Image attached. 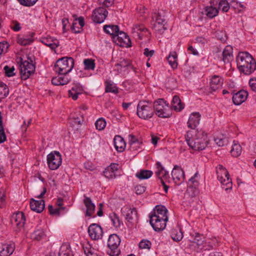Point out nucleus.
<instances>
[{"instance_id": "dca6fc26", "label": "nucleus", "mask_w": 256, "mask_h": 256, "mask_svg": "<svg viewBox=\"0 0 256 256\" xmlns=\"http://www.w3.org/2000/svg\"><path fill=\"white\" fill-rule=\"evenodd\" d=\"M119 168L118 164L116 163L111 164L104 171V176L108 179L115 178L117 176V172Z\"/></svg>"}, {"instance_id": "2f4dec72", "label": "nucleus", "mask_w": 256, "mask_h": 256, "mask_svg": "<svg viewBox=\"0 0 256 256\" xmlns=\"http://www.w3.org/2000/svg\"><path fill=\"white\" fill-rule=\"evenodd\" d=\"M222 60L224 63L229 62L232 58V48L230 46H226L223 50Z\"/></svg>"}, {"instance_id": "473e14b6", "label": "nucleus", "mask_w": 256, "mask_h": 256, "mask_svg": "<svg viewBox=\"0 0 256 256\" xmlns=\"http://www.w3.org/2000/svg\"><path fill=\"white\" fill-rule=\"evenodd\" d=\"M42 42L44 44L49 46L52 50H55L59 46L58 40L51 37L43 38Z\"/></svg>"}, {"instance_id": "f704fd0d", "label": "nucleus", "mask_w": 256, "mask_h": 256, "mask_svg": "<svg viewBox=\"0 0 256 256\" xmlns=\"http://www.w3.org/2000/svg\"><path fill=\"white\" fill-rule=\"evenodd\" d=\"M218 13V10L212 6H207L204 8V14L209 18H212Z\"/></svg>"}, {"instance_id": "9b49d317", "label": "nucleus", "mask_w": 256, "mask_h": 256, "mask_svg": "<svg viewBox=\"0 0 256 256\" xmlns=\"http://www.w3.org/2000/svg\"><path fill=\"white\" fill-rule=\"evenodd\" d=\"M11 224L16 232L20 231L24 226L26 218L24 212H18L11 216Z\"/></svg>"}, {"instance_id": "69168bd1", "label": "nucleus", "mask_w": 256, "mask_h": 256, "mask_svg": "<svg viewBox=\"0 0 256 256\" xmlns=\"http://www.w3.org/2000/svg\"><path fill=\"white\" fill-rule=\"evenodd\" d=\"M136 193L137 194H141L146 190V187L142 186H137L135 187Z\"/></svg>"}, {"instance_id": "58836bf2", "label": "nucleus", "mask_w": 256, "mask_h": 256, "mask_svg": "<svg viewBox=\"0 0 256 256\" xmlns=\"http://www.w3.org/2000/svg\"><path fill=\"white\" fill-rule=\"evenodd\" d=\"M152 174V172L150 170H140L136 174V176L140 180L150 178Z\"/></svg>"}, {"instance_id": "de8ad7c7", "label": "nucleus", "mask_w": 256, "mask_h": 256, "mask_svg": "<svg viewBox=\"0 0 256 256\" xmlns=\"http://www.w3.org/2000/svg\"><path fill=\"white\" fill-rule=\"evenodd\" d=\"M106 92H112L114 94H118V88L113 84L110 82H106Z\"/></svg>"}, {"instance_id": "a19ab883", "label": "nucleus", "mask_w": 256, "mask_h": 256, "mask_svg": "<svg viewBox=\"0 0 256 256\" xmlns=\"http://www.w3.org/2000/svg\"><path fill=\"white\" fill-rule=\"evenodd\" d=\"M129 142L130 145V148L136 150L137 148H140L142 142H140L134 136L130 134L128 136Z\"/></svg>"}, {"instance_id": "0e129e2a", "label": "nucleus", "mask_w": 256, "mask_h": 256, "mask_svg": "<svg viewBox=\"0 0 256 256\" xmlns=\"http://www.w3.org/2000/svg\"><path fill=\"white\" fill-rule=\"evenodd\" d=\"M84 252L86 256H98L94 252V249L92 250L91 248H86L84 249Z\"/></svg>"}, {"instance_id": "e2e57ef3", "label": "nucleus", "mask_w": 256, "mask_h": 256, "mask_svg": "<svg viewBox=\"0 0 256 256\" xmlns=\"http://www.w3.org/2000/svg\"><path fill=\"white\" fill-rule=\"evenodd\" d=\"M8 44L6 42H0V54L3 52H6L8 48Z\"/></svg>"}, {"instance_id": "4d7b16f0", "label": "nucleus", "mask_w": 256, "mask_h": 256, "mask_svg": "<svg viewBox=\"0 0 256 256\" xmlns=\"http://www.w3.org/2000/svg\"><path fill=\"white\" fill-rule=\"evenodd\" d=\"M117 65L122 68L130 67L132 70H135V68L132 65L130 61L128 60L124 59L122 60Z\"/></svg>"}, {"instance_id": "6ab92c4d", "label": "nucleus", "mask_w": 256, "mask_h": 256, "mask_svg": "<svg viewBox=\"0 0 256 256\" xmlns=\"http://www.w3.org/2000/svg\"><path fill=\"white\" fill-rule=\"evenodd\" d=\"M122 212L128 222H132L137 218V211L135 208H131L126 206L122 208Z\"/></svg>"}, {"instance_id": "cd10ccee", "label": "nucleus", "mask_w": 256, "mask_h": 256, "mask_svg": "<svg viewBox=\"0 0 256 256\" xmlns=\"http://www.w3.org/2000/svg\"><path fill=\"white\" fill-rule=\"evenodd\" d=\"M152 18L154 22L167 24L166 12L164 10H160L158 12H154L152 14Z\"/></svg>"}, {"instance_id": "b1692460", "label": "nucleus", "mask_w": 256, "mask_h": 256, "mask_svg": "<svg viewBox=\"0 0 256 256\" xmlns=\"http://www.w3.org/2000/svg\"><path fill=\"white\" fill-rule=\"evenodd\" d=\"M248 96V93L244 90H240L232 96V101L234 104L240 105L244 102Z\"/></svg>"}, {"instance_id": "bf43d9fd", "label": "nucleus", "mask_w": 256, "mask_h": 256, "mask_svg": "<svg viewBox=\"0 0 256 256\" xmlns=\"http://www.w3.org/2000/svg\"><path fill=\"white\" fill-rule=\"evenodd\" d=\"M84 118L82 116L80 117L74 118L72 121L71 124L72 126L81 125L84 122Z\"/></svg>"}, {"instance_id": "864d4df0", "label": "nucleus", "mask_w": 256, "mask_h": 256, "mask_svg": "<svg viewBox=\"0 0 256 256\" xmlns=\"http://www.w3.org/2000/svg\"><path fill=\"white\" fill-rule=\"evenodd\" d=\"M106 122L103 118H100L95 122L96 128L99 130H102L106 126Z\"/></svg>"}, {"instance_id": "c9c22d12", "label": "nucleus", "mask_w": 256, "mask_h": 256, "mask_svg": "<svg viewBox=\"0 0 256 256\" xmlns=\"http://www.w3.org/2000/svg\"><path fill=\"white\" fill-rule=\"evenodd\" d=\"M177 58L178 56L175 52H170L167 58L168 64L174 69L177 68L178 66Z\"/></svg>"}, {"instance_id": "7c9ffc66", "label": "nucleus", "mask_w": 256, "mask_h": 256, "mask_svg": "<svg viewBox=\"0 0 256 256\" xmlns=\"http://www.w3.org/2000/svg\"><path fill=\"white\" fill-rule=\"evenodd\" d=\"M114 141V147L116 150L119 152H123L126 147V143L124 138L120 136H116Z\"/></svg>"}, {"instance_id": "39448f33", "label": "nucleus", "mask_w": 256, "mask_h": 256, "mask_svg": "<svg viewBox=\"0 0 256 256\" xmlns=\"http://www.w3.org/2000/svg\"><path fill=\"white\" fill-rule=\"evenodd\" d=\"M152 104L154 112H155L158 116L162 118H168L171 116L172 112L169 104L164 99H158L155 101Z\"/></svg>"}, {"instance_id": "1a4fd4ad", "label": "nucleus", "mask_w": 256, "mask_h": 256, "mask_svg": "<svg viewBox=\"0 0 256 256\" xmlns=\"http://www.w3.org/2000/svg\"><path fill=\"white\" fill-rule=\"evenodd\" d=\"M62 155L58 151L51 152L47 156V163L52 170L58 169L62 164Z\"/></svg>"}, {"instance_id": "c85d7f7f", "label": "nucleus", "mask_w": 256, "mask_h": 256, "mask_svg": "<svg viewBox=\"0 0 256 256\" xmlns=\"http://www.w3.org/2000/svg\"><path fill=\"white\" fill-rule=\"evenodd\" d=\"M222 84V79L218 76H214L210 82V88L214 92L221 88Z\"/></svg>"}, {"instance_id": "f03ea898", "label": "nucleus", "mask_w": 256, "mask_h": 256, "mask_svg": "<svg viewBox=\"0 0 256 256\" xmlns=\"http://www.w3.org/2000/svg\"><path fill=\"white\" fill-rule=\"evenodd\" d=\"M236 60L239 71L244 74H250L256 69V62L248 52H240Z\"/></svg>"}, {"instance_id": "5701e85b", "label": "nucleus", "mask_w": 256, "mask_h": 256, "mask_svg": "<svg viewBox=\"0 0 256 256\" xmlns=\"http://www.w3.org/2000/svg\"><path fill=\"white\" fill-rule=\"evenodd\" d=\"M83 91V88L80 84H74L71 90L68 92V96L71 97L74 100H76L78 98V96L82 94Z\"/></svg>"}, {"instance_id": "6e6d98bb", "label": "nucleus", "mask_w": 256, "mask_h": 256, "mask_svg": "<svg viewBox=\"0 0 256 256\" xmlns=\"http://www.w3.org/2000/svg\"><path fill=\"white\" fill-rule=\"evenodd\" d=\"M152 246V242L148 240H142L139 243V247L142 249L150 250Z\"/></svg>"}, {"instance_id": "4be33fe9", "label": "nucleus", "mask_w": 256, "mask_h": 256, "mask_svg": "<svg viewBox=\"0 0 256 256\" xmlns=\"http://www.w3.org/2000/svg\"><path fill=\"white\" fill-rule=\"evenodd\" d=\"M156 171L155 174L156 176L160 180V181L162 180H165L166 181L168 180L170 178L168 172L162 166L160 162H157L156 163Z\"/></svg>"}, {"instance_id": "603ef678", "label": "nucleus", "mask_w": 256, "mask_h": 256, "mask_svg": "<svg viewBox=\"0 0 256 256\" xmlns=\"http://www.w3.org/2000/svg\"><path fill=\"white\" fill-rule=\"evenodd\" d=\"M216 144L219 146H222L226 145L228 143V140L226 138L224 137H218L214 139Z\"/></svg>"}, {"instance_id": "4c0bfd02", "label": "nucleus", "mask_w": 256, "mask_h": 256, "mask_svg": "<svg viewBox=\"0 0 256 256\" xmlns=\"http://www.w3.org/2000/svg\"><path fill=\"white\" fill-rule=\"evenodd\" d=\"M182 232L180 228L174 229L172 231L171 237L176 242H180L183 238Z\"/></svg>"}, {"instance_id": "0eeeda50", "label": "nucleus", "mask_w": 256, "mask_h": 256, "mask_svg": "<svg viewBox=\"0 0 256 256\" xmlns=\"http://www.w3.org/2000/svg\"><path fill=\"white\" fill-rule=\"evenodd\" d=\"M120 243V237L116 234H112L109 236L108 240V250L107 251L110 256H118L120 253L119 246Z\"/></svg>"}, {"instance_id": "09e8293b", "label": "nucleus", "mask_w": 256, "mask_h": 256, "mask_svg": "<svg viewBox=\"0 0 256 256\" xmlns=\"http://www.w3.org/2000/svg\"><path fill=\"white\" fill-rule=\"evenodd\" d=\"M84 68L87 70H94L95 68V63L94 60L88 58L84 60Z\"/></svg>"}, {"instance_id": "052dcab7", "label": "nucleus", "mask_w": 256, "mask_h": 256, "mask_svg": "<svg viewBox=\"0 0 256 256\" xmlns=\"http://www.w3.org/2000/svg\"><path fill=\"white\" fill-rule=\"evenodd\" d=\"M4 70H5L6 74L8 76H12L14 74V67L10 68L8 66H6L4 67Z\"/></svg>"}, {"instance_id": "8fccbe9b", "label": "nucleus", "mask_w": 256, "mask_h": 256, "mask_svg": "<svg viewBox=\"0 0 256 256\" xmlns=\"http://www.w3.org/2000/svg\"><path fill=\"white\" fill-rule=\"evenodd\" d=\"M44 232L42 230L38 229L35 230L32 235V237L37 240H40L44 236Z\"/></svg>"}, {"instance_id": "a18cd8bd", "label": "nucleus", "mask_w": 256, "mask_h": 256, "mask_svg": "<svg viewBox=\"0 0 256 256\" xmlns=\"http://www.w3.org/2000/svg\"><path fill=\"white\" fill-rule=\"evenodd\" d=\"M200 178V174L198 172H196L194 175L189 180L188 184L190 186H192L196 188L198 184V179Z\"/></svg>"}, {"instance_id": "79ce46f5", "label": "nucleus", "mask_w": 256, "mask_h": 256, "mask_svg": "<svg viewBox=\"0 0 256 256\" xmlns=\"http://www.w3.org/2000/svg\"><path fill=\"white\" fill-rule=\"evenodd\" d=\"M78 24L80 27L78 28V30H76L75 26L77 24L76 22H74L71 26L72 31L75 34L80 32L82 30V27L84 25V18L82 16H80L78 18Z\"/></svg>"}, {"instance_id": "ddd939ff", "label": "nucleus", "mask_w": 256, "mask_h": 256, "mask_svg": "<svg viewBox=\"0 0 256 256\" xmlns=\"http://www.w3.org/2000/svg\"><path fill=\"white\" fill-rule=\"evenodd\" d=\"M172 176L174 183L177 185L182 184L184 180L183 170L178 166H175L172 172Z\"/></svg>"}, {"instance_id": "7ed1b4c3", "label": "nucleus", "mask_w": 256, "mask_h": 256, "mask_svg": "<svg viewBox=\"0 0 256 256\" xmlns=\"http://www.w3.org/2000/svg\"><path fill=\"white\" fill-rule=\"evenodd\" d=\"M74 66V60L71 57H63L56 62L54 70L58 74L68 76Z\"/></svg>"}, {"instance_id": "412c9836", "label": "nucleus", "mask_w": 256, "mask_h": 256, "mask_svg": "<svg viewBox=\"0 0 256 256\" xmlns=\"http://www.w3.org/2000/svg\"><path fill=\"white\" fill-rule=\"evenodd\" d=\"M113 39L116 42L118 40V44L120 46H122V44L128 45V44L130 42V38L126 34L122 31H120L119 30L118 32L114 36Z\"/></svg>"}, {"instance_id": "338daca9", "label": "nucleus", "mask_w": 256, "mask_h": 256, "mask_svg": "<svg viewBox=\"0 0 256 256\" xmlns=\"http://www.w3.org/2000/svg\"><path fill=\"white\" fill-rule=\"evenodd\" d=\"M63 209L64 208H54L53 206L52 205H49L48 206V209L50 214H58L59 211L60 209Z\"/></svg>"}, {"instance_id": "4468645a", "label": "nucleus", "mask_w": 256, "mask_h": 256, "mask_svg": "<svg viewBox=\"0 0 256 256\" xmlns=\"http://www.w3.org/2000/svg\"><path fill=\"white\" fill-rule=\"evenodd\" d=\"M108 12L104 8H99L96 9L92 16L94 22L97 24L102 23L108 16Z\"/></svg>"}, {"instance_id": "c03bdc74", "label": "nucleus", "mask_w": 256, "mask_h": 256, "mask_svg": "<svg viewBox=\"0 0 256 256\" xmlns=\"http://www.w3.org/2000/svg\"><path fill=\"white\" fill-rule=\"evenodd\" d=\"M241 152V146L238 144H236L235 141H234V144L230 150L231 154L234 157H238L240 154Z\"/></svg>"}, {"instance_id": "37998d69", "label": "nucleus", "mask_w": 256, "mask_h": 256, "mask_svg": "<svg viewBox=\"0 0 256 256\" xmlns=\"http://www.w3.org/2000/svg\"><path fill=\"white\" fill-rule=\"evenodd\" d=\"M30 35V38L18 37V42L22 46H26L30 44L34 41L32 37L34 35V34L31 33Z\"/></svg>"}, {"instance_id": "c756f323", "label": "nucleus", "mask_w": 256, "mask_h": 256, "mask_svg": "<svg viewBox=\"0 0 256 256\" xmlns=\"http://www.w3.org/2000/svg\"><path fill=\"white\" fill-rule=\"evenodd\" d=\"M70 80V78L69 76L59 74V76L54 78L52 80V83L55 86L64 85L67 84Z\"/></svg>"}, {"instance_id": "e433bc0d", "label": "nucleus", "mask_w": 256, "mask_h": 256, "mask_svg": "<svg viewBox=\"0 0 256 256\" xmlns=\"http://www.w3.org/2000/svg\"><path fill=\"white\" fill-rule=\"evenodd\" d=\"M118 26L116 25H105L104 26V30L105 32L112 36H115L116 34L118 32Z\"/></svg>"}, {"instance_id": "a878e982", "label": "nucleus", "mask_w": 256, "mask_h": 256, "mask_svg": "<svg viewBox=\"0 0 256 256\" xmlns=\"http://www.w3.org/2000/svg\"><path fill=\"white\" fill-rule=\"evenodd\" d=\"M44 202L41 200H40L32 199L30 202V207L32 210L38 213H40L44 208Z\"/></svg>"}, {"instance_id": "13d9d810", "label": "nucleus", "mask_w": 256, "mask_h": 256, "mask_svg": "<svg viewBox=\"0 0 256 256\" xmlns=\"http://www.w3.org/2000/svg\"><path fill=\"white\" fill-rule=\"evenodd\" d=\"M38 0H18L20 4L26 6H33Z\"/></svg>"}, {"instance_id": "bb28decb", "label": "nucleus", "mask_w": 256, "mask_h": 256, "mask_svg": "<svg viewBox=\"0 0 256 256\" xmlns=\"http://www.w3.org/2000/svg\"><path fill=\"white\" fill-rule=\"evenodd\" d=\"M84 203L86 208V216L90 217L92 216V214L95 210L94 204L92 202L90 198L86 196H84Z\"/></svg>"}, {"instance_id": "aec40b11", "label": "nucleus", "mask_w": 256, "mask_h": 256, "mask_svg": "<svg viewBox=\"0 0 256 256\" xmlns=\"http://www.w3.org/2000/svg\"><path fill=\"white\" fill-rule=\"evenodd\" d=\"M14 249V243L0 244V256H10Z\"/></svg>"}, {"instance_id": "393cba45", "label": "nucleus", "mask_w": 256, "mask_h": 256, "mask_svg": "<svg viewBox=\"0 0 256 256\" xmlns=\"http://www.w3.org/2000/svg\"><path fill=\"white\" fill-rule=\"evenodd\" d=\"M200 115L198 112L192 113L188 118V126L191 130L195 129L200 123Z\"/></svg>"}, {"instance_id": "20e7f679", "label": "nucleus", "mask_w": 256, "mask_h": 256, "mask_svg": "<svg viewBox=\"0 0 256 256\" xmlns=\"http://www.w3.org/2000/svg\"><path fill=\"white\" fill-rule=\"evenodd\" d=\"M136 114L142 119L150 118L154 114L152 103L148 100L140 101L137 106Z\"/></svg>"}, {"instance_id": "2eb2a0df", "label": "nucleus", "mask_w": 256, "mask_h": 256, "mask_svg": "<svg viewBox=\"0 0 256 256\" xmlns=\"http://www.w3.org/2000/svg\"><path fill=\"white\" fill-rule=\"evenodd\" d=\"M150 224L155 231L160 232L165 228L167 220L150 216Z\"/></svg>"}, {"instance_id": "f8f14e48", "label": "nucleus", "mask_w": 256, "mask_h": 256, "mask_svg": "<svg viewBox=\"0 0 256 256\" xmlns=\"http://www.w3.org/2000/svg\"><path fill=\"white\" fill-rule=\"evenodd\" d=\"M88 233L90 238L93 240H100L103 236L102 229L97 224H92L89 226Z\"/></svg>"}, {"instance_id": "f257e3e1", "label": "nucleus", "mask_w": 256, "mask_h": 256, "mask_svg": "<svg viewBox=\"0 0 256 256\" xmlns=\"http://www.w3.org/2000/svg\"><path fill=\"white\" fill-rule=\"evenodd\" d=\"M185 138L190 147L196 150H204L208 144L207 134L202 130L188 131Z\"/></svg>"}, {"instance_id": "423d86ee", "label": "nucleus", "mask_w": 256, "mask_h": 256, "mask_svg": "<svg viewBox=\"0 0 256 256\" xmlns=\"http://www.w3.org/2000/svg\"><path fill=\"white\" fill-rule=\"evenodd\" d=\"M28 60L23 61L21 58L20 62V74L22 79L24 80H27L35 71V66L32 64V58L28 57Z\"/></svg>"}, {"instance_id": "6e6552de", "label": "nucleus", "mask_w": 256, "mask_h": 256, "mask_svg": "<svg viewBox=\"0 0 256 256\" xmlns=\"http://www.w3.org/2000/svg\"><path fill=\"white\" fill-rule=\"evenodd\" d=\"M218 179L223 185H226L227 188H225L226 190L232 188V180L229 178V174L226 170L222 165H218L216 168Z\"/></svg>"}, {"instance_id": "5fc2aeb1", "label": "nucleus", "mask_w": 256, "mask_h": 256, "mask_svg": "<svg viewBox=\"0 0 256 256\" xmlns=\"http://www.w3.org/2000/svg\"><path fill=\"white\" fill-rule=\"evenodd\" d=\"M110 218L114 227L118 228L120 226V220L117 214L115 213H113L110 215Z\"/></svg>"}, {"instance_id": "3c124183", "label": "nucleus", "mask_w": 256, "mask_h": 256, "mask_svg": "<svg viewBox=\"0 0 256 256\" xmlns=\"http://www.w3.org/2000/svg\"><path fill=\"white\" fill-rule=\"evenodd\" d=\"M230 9V6L226 0H220L218 2V10L224 12H227Z\"/></svg>"}, {"instance_id": "f3484780", "label": "nucleus", "mask_w": 256, "mask_h": 256, "mask_svg": "<svg viewBox=\"0 0 256 256\" xmlns=\"http://www.w3.org/2000/svg\"><path fill=\"white\" fill-rule=\"evenodd\" d=\"M133 36L138 40H142L148 33V30L142 24H136L132 28Z\"/></svg>"}, {"instance_id": "ea45409f", "label": "nucleus", "mask_w": 256, "mask_h": 256, "mask_svg": "<svg viewBox=\"0 0 256 256\" xmlns=\"http://www.w3.org/2000/svg\"><path fill=\"white\" fill-rule=\"evenodd\" d=\"M152 28L156 32L162 34L168 29V24H161L160 22H154Z\"/></svg>"}, {"instance_id": "72a5a7b5", "label": "nucleus", "mask_w": 256, "mask_h": 256, "mask_svg": "<svg viewBox=\"0 0 256 256\" xmlns=\"http://www.w3.org/2000/svg\"><path fill=\"white\" fill-rule=\"evenodd\" d=\"M172 106L174 110L176 111H180L184 108L183 104L178 96H174L173 97L172 101Z\"/></svg>"}, {"instance_id": "a211bd4d", "label": "nucleus", "mask_w": 256, "mask_h": 256, "mask_svg": "<svg viewBox=\"0 0 256 256\" xmlns=\"http://www.w3.org/2000/svg\"><path fill=\"white\" fill-rule=\"evenodd\" d=\"M168 210L166 208L162 206H156L154 212H152L150 214V216H156L158 218H161L166 220H168V216H167Z\"/></svg>"}, {"instance_id": "774afa93", "label": "nucleus", "mask_w": 256, "mask_h": 256, "mask_svg": "<svg viewBox=\"0 0 256 256\" xmlns=\"http://www.w3.org/2000/svg\"><path fill=\"white\" fill-rule=\"evenodd\" d=\"M59 256H72L70 250L66 248V250H61L59 254Z\"/></svg>"}, {"instance_id": "9d476101", "label": "nucleus", "mask_w": 256, "mask_h": 256, "mask_svg": "<svg viewBox=\"0 0 256 256\" xmlns=\"http://www.w3.org/2000/svg\"><path fill=\"white\" fill-rule=\"evenodd\" d=\"M186 244L191 250L198 252L204 248V237L196 234L194 237L192 236L190 239L188 240Z\"/></svg>"}, {"instance_id": "49530a36", "label": "nucleus", "mask_w": 256, "mask_h": 256, "mask_svg": "<svg viewBox=\"0 0 256 256\" xmlns=\"http://www.w3.org/2000/svg\"><path fill=\"white\" fill-rule=\"evenodd\" d=\"M9 94V90L7 86L4 82H0V98H4Z\"/></svg>"}, {"instance_id": "680f3d73", "label": "nucleus", "mask_w": 256, "mask_h": 256, "mask_svg": "<svg viewBox=\"0 0 256 256\" xmlns=\"http://www.w3.org/2000/svg\"><path fill=\"white\" fill-rule=\"evenodd\" d=\"M10 27L15 32H18L21 30L20 24L16 20L12 22Z\"/></svg>"}]
</instances>
